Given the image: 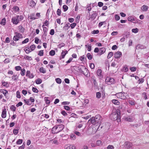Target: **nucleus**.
<instances>
[{"label":"nucleus","instance_id":"1","mask_svg":"<svg viewBox=\"0 0 149 149\" xmlns=\"http://www.w3.org/2000/svg\"><path fill=\"white\" fill-rule=\"evenodd\" d=\"M102 120L101 116L99 114L96 115L95 117H93L90 119L88 121V123L90 125L92 124L96 126L99 125V126L97 129V130L99 131L100 129L102 128V126L100 128V125L101 123Z\"/></svg>","mask_w":149,"mask_h":149},{"label":"nucleus","instance_id":"2","mask_svg":"<svg viewBox=\"0 0 149 149\" xmlns=\"http://www.w3.org/2000/svg\"><path fill=\"white\" fill-rule=\"evenodd\" d=\"M120 111L119 109H117L116 112H113L111 114L110 117L111 119L113 121L117 120L118 122L121 121Z\"/></svg>","mask_w":149,"mask_h":149},{"label":"nucleus","instance_id":"3","mask_svg":"<svg viewBox=\"0 0 149 149\" xmlns=\"http://www.w3.org/2000/svg\"><path fill=\"white\" fill-rule=\"evenodd\" d=\"M79 72L83 74L85 76L88 77V73L90 74L89 71L86 67L83 66H79L78 67Z\"/></svg>","mask_w":149,"mask_h":149},{"label":"nucleus","instance_id":"4","mask_svg":"<svg viewBox=\"0 0 149 149\" xmlns=\"http://www.w3.org/2000/svg\"><path fill=\"white\" fill-rule=\"evenodd\" d=\"M115 82L114 79L113 78H110L108 77H107L105 80L106 83L108 85L113 84L115 83Z\"/></svg>","mask_w":149,"mask_h":149},{"label":"nucleus","instance_id":"5","mask_svg":"<svg viewBox=\"0 0 149 149\" xmlns=\"http://www.w3.org/2000/svg\"><path fill=\"white\" fill-rule=\"evenodd\" d=\"M19 16L18 15L13 17L11 19V22L13 24L17 25L19 22L20 20L19 18Z\"/></svg>","mask_w":149,"mask_h":149},{"label":"nucleus","instance_id":"6","mask_svg":"<svg viewBox=\"0 0 149 149\" xmlns=\"http://www.w3.org/2000/svg\"><path fill=\"white\" fill-rule=\"evenodd\" d=\"M132 144L130 142H126L125 143L124 146L125 148L127 149H132Z\"/></svg>","mask_w":149,"mask_h":149},{"label":"nucleus","instance_id":"7","mask_svg":"<svg viewBox=\"0 0 149 149\" xmlns=\"http://www.w3.org/2000/svg\"><path fill=\"white\" fill-rule=\"evenodd\" d=\"M128 21L134 23H136V18L133 16H130L127 18Z\"/></svg>","mask_w":149,"mask_h":149},{"label":"nucleus","instance_id":"8","mask_svg":"<svg viewBox=\"0 0 149 149\" xmlns=\"http://www.w3.org/2000/svg\"><path fill=\"white\" fill-rule=\"evenodd\" d=\"M122 54L121 52L120 51H118L117 52H116L114 54V57L116 58H120L122 56Z\"/></svg>","mask_w":149,"mask_h":149},{"label":"nucleus","instance_id":"9","mask_svg":"<svg viewBox=\"0 0 149 149\" xmlns=\"http://www.w3.org/2000/svg\"><path fill=\"white\" fill-rule=\"evenodd\" d=\"M106 48L104 47H102L100 49L99 52L97 54V55L100 56L104 53L106 51Z\"/></svg>","mask_w":149,"mask_h":149},{"label":"nucleus","instance_id":"10","mask_svg":"<svg viewBox=\"0 0 149 149\" xmlns=\"http://www.w3.org/2000/svg\"><path fill=\"white\" fill-rule=\"evenodd\" d=\"M68 52L66 50L65 51L63 50L61 53V56L60 57V60H61L62 58H64L65 55L68 53Z\"/></svg>","mask_w":149,"mask_h":149},{"label":"nucleus","instance_id":"11","mask_svg":"<svg viewBox=\"0 0 149 149\" xmlns=\"http://www.w3.org/2000/svg\"><path fill=\"white\" fill-rule=\"evenodd\" d=\"M26 76L28 77L30 79H32L33 78L34 76L33 73L31 74L30 71L29 70H27L26 72Z\"/></svg>","mask_w":149,"mask_h":149},{"label":"nucleus","instance_id":"12","mask_svg":"<svg viewBox=\"0 0 149 149\" xmlns=\"http://www.w3.org/2000/svg\"><path fill=\"white\" fill-rule=\"evenodd\" d=\"M102 70L100 69H98L97 71V76L100 78L103 77V75L102 74Z\"/></svg>","mask_w":149,"mask_h":149},{"label":"nucleus","instance_id":"13","mask_svg":"<svg viewBox=\"0 0 149 149\" xmlns=\"http://www.w3.org/2000/svg\"><path fill=\"white\" fill-rule=\"evenodd\" d=\"M91 80L92 81L93 83L94 86L97 87L98 84L96 80V78L94 76L92 77L91 78Z\"/></svg>","mask_w":149,"mask_h":149},{"label":"nucleus","instance_id":"14","mask_svg":"<svg viewBox=\"0 0 149 149\" xmlns=\"http://www.w3.org/2000/svg\"><path fill=\"white\" fill-rule=\"evenodd\" d=\"M127 95V93L124 92H121L120 99H125L126 98V96Z\"/></svg>","mask_w":149,"mask_h":149},{"label":"nucleus","instance_id":"15","mask_svg":"<svg viewBox=\"0 0 149 149\" xmlns=\"http://www.w3.org/2000/svg\"><path fill=\"white\" fill-rule=\"evenodd\" d=\"M6 116V109H3L1 113V117L3 118H5Z\"/></svg>","mask_w":149,"mask_h":149},{"label":"nucleus","instance_id":"16","mask_svg":"<svg viewBox=\"0 0 149 149\" xmlns=\"http://www.w3.org/2000/svg\"><path fill=\"white\" fill-rule=\"evenodd\" d=\"M18 30H19V31L22 33H23L25 30V29L21 25H19L18 26Z\"/></svg>","mask_w":149,"mask_h":149},{"label":"nucleus","instance_id":"17","mask_svg":"<svg viewBox=\"0 0 149 149\" xmlns=\"http://www.w3.org/2000/svg\"><path fill=\"white\" fill-rule=\"evenodd\" d=\"M58 127L60 129V130H59V132L56 133L55 132H52V133L53 134H54L56 133H58V132L61 131L62 130H63L64 129L65 127L64 125H58Z\"/></svg>","mask_w":149,"mask_h":149},{"label":"nucleus","instance_id":"18","mask_svg":"<svg viewBox=\"0 0 149 149\" xmlns=\"http://www.w3.org/2000/svg\"><path fill=\"white\" fill-rule=\"evenodd\" d=\"M97 15V14L96 13H93L91 15V17H90L88 19H89L91 18V20L93 21L95 19Z\"/></svg>","mask_w":149,"mask_h":149},{"label":"nucleus","instance_id":"19","mask_svg":"<svg viewBox=\"0 0 149 149\" xmlns=\"http://www.w3.org/2000/svg\"><path fill=\"white\" fill-rule=\"evenodd\" d=\"M20 129L19 126H17L15 129H14L13 131V133L15 134H17L19 132V130Z\"/></svg>","mask_w":149,"mask_h":149},{"label":"nucleus","instance_id":"20","mask_svg":"<svg viewBox=\"0 0 149 149\" xmlns=\"http://www.w3.org/2000/svg\"><path fill=\"white\" fill-rule=\"evenodd\" d=\"M126 121L128 122H132L133 120V118L132 117L128 116L125 118Z\"/></svg>","mask_w":149,"mask_h":149},{"label":"nucleus","instance_id":"21","mask_svg":"<svg viewBox=\"0 0 149 149\" xmlns=\"http://www.w3.org/2000/svg\"><path fill=\"white\" fill-rule=\"evenodd\" d=\"M6 19L5 18H3L1 19L0 24L2 26H4L6 24Z\"/></svg>","mask_w":149,"mask_h":149},{"label":"nucleus","instance_id":"22","mask_svg":"<svg viewBox=\"0 0 149 149\" xmlns=\"http://www.w3.org/2000/svg\"><path fill=\"white\" fill-rule=\"evenodd\" d=\"M13 10L15 12H19V7L17 6H13Z\"/></svg>","mask_w":149,"mask_h":149},{"label":"nucleus","instance_id":"23","mask_svg":"<svg viewBox=\"0 0 149 149\" xmlns=\"http://www.w3.org/2000/svg\"><path fill=\"white\" fill-rule=\"evenodd\" d=\"M65 149H76L75 147L72 145H70L69 146L65 147Z\"/></svg>","mask_w":149,"mask_h":149},{"label":"nucleus","instance_id":"24","mask_svg":"<svg viewBox=\"0 0 149 149\" xmlns=\"http://www.w3.org/2000/svg\"><path fill=\"white\" fill-rule=\"evenodd\" d=\"M0 92L2 93L6 97V94L8 93V91L6 90L1 89L0 90Z\"/></svg>","mask_w":149,"mask_h":149},{"label":"nucleus","instance_id":"25","mask_svg":"<svg viewBox=\"0 0 149 149\" xmlns=\"http://www.w3.org/2000/svg\"><path fill=\"white\" fill-rule=\"evenodd\" d=\"M136 48L140 49H142L146 48V47L144 45L139 44L136 46Z\"/></svg>","mask_w":149,"mask_h":149},{"label":"nucleus","instance_id":"26","mask_svg":"<svg viewBox=\"0 0 149 149\" xmlns=\"http://www.w3.org/2000/svg\"><path fill=\"white\" fill-rule=\"evenodd\" d=\"M112 102L115 104L118 105L119 104L120 102L116 100H112Z\"/></svg>","mask_w":149,"mask_h":149},{"label":"nucleus","instance_id":"27","mask_svg":"<svg viewBox=\"0 0 149 149\" xmlns=\"http://www.w3.org/2000/svg\"><path fill=\"white\" fill-rule=\"evenodd\" d=\"M24 50L27 54H29L31 52V51L30 50L29 48L28 47H26L25 49H24Z\"/></svg>","mask_w":149,"mask_h":149},{"label":"nucleus","instance_id":"28","mask_svg":"<svg viewBox=\"0 0 149 149\" xmlns=\"http://www.w3.org/2000/svg\"><path fill=\"white\" fill-rule=\"evenodd\" d=\"M40 72L42 73H45L46 72V70L43 67H42L40 68Z\"/></svg>","mask_w":149,"mask_h":149},{"label":"nucleus","instance_id":"29","mask_svg":"<svg viewBox=\"0 0 149 149\" xmlns=\"http://www.w3.org/2000/svg\"><path fill=\"white\" fill-rule=\"evenodd\" d=\"M42 82V80L40 78L37 79L35 81L36 83L37 84H40Z\"/></svg>","mask_w":149,"mask_h":149},{"label":"nucleus","instance_id":"30","mask_svg":"<svg viewBox=\"0 0 149 149\" xmlns=\"http://www.w3.org/2000/svg\"><path fill=\"white\" fill-rule=\"evenodd\" d=\"M141 8L142 10L143 11H146L148 9V7L146 5H144Z\"/></svg>","mask_w":149,"mask_h":149},{"label":"nucleus","instance_id":"31","mask_svg":"<svg viewBox=\"0 0 149 149\" xmlns=\"http://www.w3.org/2000/svg\"><path fill=\"white\" fill-rule=\"evenodd\" d=\"M36 3L33 1H31L30 2L29 5L32 7H33L36 5Z\"/></svg>","mask_w":149,"mask_h":149},{"label":"nucleus","instance_id":"32","mask_svg":"<svg viewBox=\"0 0 149 149\" xmlns=\"http://www.w3.org/2000/svg\"><path fill=\"white\" fill-rule=\"evenodd\" d=\"M55 54V51L53 50H51L49 52V54L51 56H53Z\"/></svg>","mask_w":149,"mask_h":149},{"label":"nucleus","instance_id":"33","mask_svg":"<svg viewBox=\"0 0 149 149\" xmlns=\"http://www.w3.org/2000/svg\"><path fill=\"white\" fill-rule=\"evenodd\" d=\"M21 72H20V74L22 76H24V75L25 72L26 70L24 69H21Z\"/></svg>","mask_w":149,"mask_h":149},{"label":"nucleus","instance_id":"34","mask_svg":"<svg viewBox=\"0 0 149 149\" xmlns=\"http://www.w3.org/2000/svg\"><path fill=\"white\" fill-rule=\"evenodd\" d=\"M129 103L131 105H134L135 104L136 102L134 100H130Z\"/></svg>","mask_w":149,"mask_h":149},{"label":"nucleus","instance_id":"35","mask_svg":"<svg viewBox=\"0 0 149 149\" xmlns=\"http://www.w3.org/2000/svg\"><path fill=\"white\" fill-rule=\"evenodd\" d=\"M12 79H13L14 81H16L18 79V77L17 75L13 74L12 77Z\"/></svg>","mask_w":149,"mask_h":149},{"label":"nucleus","instance_id":"36","mask_svg":"<svg viewBox=\"0 0 149 149\" xmlns=\"http://www.w3.org/2000/svg\"><path fill=\"white\" fill-rule=\"evenodd\" d=\"M24 58L25 59H27L29 60H31L32 59L31 56H29L26 55H25L24 57Z\"/></svg>","mask_w":149,"mask_h":149},{"label":"nucleus","instance_id":"37","mask_svg":"<svg viewBox=\"0 0 149 149\" xmlns=\"http://www.w3.org/2000/svg\"><path fill=\"white\" fill-rule=\"evenodd\" d=\"M23 142V140L22 139H18L16 142V143L17 145H20Z\"/></svg>","mask_w":149,"mask_h":149},{"label":"nucleus","instance_id":"38","mask_svg":"<svg viewBox=\"0 0 149 149\" xmlns=\"http://www.w3.org/2000/svg\"><path fill=\"white\" fill-rule=\"evenodd\" d=\"M113 55V53L112 52H109L107 58L108 59L110 58Z\"/></svg>","mask_w":149,"mask_h":149},{"label":"nucleus","instance_id":"39","mask_svg":"<svg viewBox=\"0 0 149 149\" xmlns=\"http://www.w3.org/2000/svg\"><path fill=\"white\" fill-rule=\"evenodd\" d=\"M55 81L58 84H61L62 82L61 80L59 78H57L56 79Z\"/></svg>","mask_w":149,"mask_h":149},{"label":"nucleus","instance_id":"40","mask_svg":"<svg viewBox=\"0 0 149 149\" xmlns=\"http://www.w3.org/2000/svg\"><path fill=\"white\" fill-rule=\"evenodd\" d=\"M70 24L69 23H68L65 25L63 28H65V30H67L70 27V26L69 25Z\"/></svg>","mask_w":149,"mask_h":149},{"label":"nucleus","instance_id":"41","mask_svg":"<svg viewBox=\"0 0 149 149\" xmlns=\"http://www.w3.org/2000/svg\"><path fill=\"white\" fill-rule=\"evenodd\" d=\"M139 29L137 28H136L135 29H132V32L134 33H136L138 32L139 31Z\"/></svg>","mask_w":149,"mask_h":149},{"label":"nucleus","instance_id":"42","mask_svg":"<svg viewBox=\"0 0 149 149\" xmlns=\"http://www.w3.org/2000/svg\"><path fill=\"white\" fill-rule=\"evenodd\" d=\"M63 9L64 11L65 12L68 10V7L66 5H64L63 6Z\"/></svg>","mask_w":149,"mask_h":149},{"label":"nucleus","instance_id":"43","mask_svg":"<svg viewBox=\"0 0 149 149\" xmlns=\"http://www.w3.org/2000/svg\"><path fill=\"white\" fill-rule=\"evenodd\" d=\"M43 50H40L39 51L38 55L40 56H42L43 55Z\"/></svg>","mask_w":149,"mask_h":149},{"label":"nucleus","instance_id":"44","mask_svg":"<svg viewBox=\"0 0 149 149\" xmlns=\"http://www.w3.org/2000/svg\"><path fill=\"white\" fill-rule=\"evenodd\" d=\"M87 57L88 59L91 60L92 58V56L90 53H88L87 54Z\"/></svg>","mask_w":149,"mask_h":149},{"label":"nucleus","instance_id":"45","mask_svg":"<svg viewBox=\"0 0 149 149\" xmlns=\"http://www.w3.org/2000/svg\"><path fill=\"white\" fill-rule=\"evenodd\" d=\"M101 96V93L100 92H97L96 93V97L97 98H100Z\"/></svg>","mask_w":149,"mask_h":149},{"label":"nucleus","instance_id":"46","mask_svg":"<svg viewBox=\"0 0 149 149\" xmlns=\"http://www.w3.org/2000/svg\"><path fill=\"white\" fill-rule=\"evenodd\" d=\"M142 95L143 96V98L145 100L148 99L147 96L146 95V92H143L142 93Z\"/></svg>","mask_w":149,"mask_h":149},{"label":"nucleus","instance_id":"47","mask_svg":"<svg viewBox=\"0 0 149 149\" xmlns=\"http://www.w3.org/2000/svg\"><path fill=\"white\" fill-rule=\"evenodd\" d=\"M10 109L11 110H12L13 111H16V107L15 106L13 105H12L10 107Z\"/></svg>","mask_w":149,"mask_h":149},{"label":"nucleus","instance_id":"48","mask_svg":"<svg viewBox=\"0 0 149 149\" xmlns=\"http://www.w3.org/2000/svg\"><path fill=\"white\" fill-rule=\"evenodd\" d=\"M144 80L143 78H141V79H139L138 80V82L139 84L142 83L144 81Z\"/></svg>","mask_w":149,"mask_h":149},{"label":"nucleus","instance_id":"49","mask_svg":"<svg viewBox=\"0 0 149 149\" xmlns=\"http://www.w3.org/2000/svg\"><path fill=\"white\" fill-rule=\"evenodd\" d=\"M16 94V97L17 98H21V96L20 95V93L19 91H17Z\"/></svg>","mask_w":149,"mask_h":149},{"label":"nucleus","instance_id":"50","mask_svg":"<svg viewBox=\"0 0 149 149\" xmlns=\"http://www.w3.org/2000/svg\"><path fill=\"white\" fill-rule=\"evenodd\" d=\"M130 69L132 72H134L136 71V68L135 67H130Z\"/></svg>","mask_w":149,"mask_h":149},{"label":"nucleus","instance_id":"51","mask_svg":"<svg viewBox=\"0 0 149 149\" xmlns=\"http://www.w3.org/2000/svg\"><path fill=\"white\" fill-rule=\"evenodd\" d=\"M99 32V31L98 30H94L93 31L92 33L93 34H98Z\"/></svg>","mask_w":149,"mask_h":149},{"label":"nucleus","instance_id":"52","mask_svg":"<svg viewBox=\"0 0 149 149\" xmlns=\"http://www.w3.org/2000/svg\"><path fill=\"white\" fill-rule=\"evenodd\" d=\"M34 13H33L32 14H31L30 15V17H31L30 19L32 20H34V19H36V17H34Z\"/></svg>","mask_w":149,"mask_h":149},{"label":"nucleus","instance_id":"53","mask_svg":"<svg viewBox=\"0 0 149 149\" xmlns=\"http://www.w3.org/2000/svg\"><path fill=\"white\" fill-rule=\"evenodd\" d=\"M70 137L71 139L74 140L76 139V136L74 134H71Z\"/></svg>","mask_w":149,"mask_h":149},{"label":"nucleus","instance_id":"54","mask_svg":"<svg viewBox=\"0 0 149 149\" xmlns=\"http://www.w3.org/2000/svg\"><path fill=\"white\" fill-rule=\"evenodd\" d=\"M32 90L34 93H38V91L37 88L34 87H33Z\"/></svg>","mask_w":149,"mask_h":149},{"label":"nucleus","instance_id":"55","mask_svg":"<svg viewBox=\"0 0 149 149\" xmlns=\"http://www.w3.org/2000/svg\"><path fill=\"white\" fill-rule=\"evenodd\" d=\"M77 25V24L75 23H73L70 25L71 29H73Z\"/></svg>","mask_w":149,"mask_h":149},{"label":"nucleus","instance_id":"56","mask_svg":"<svg viewBox=\"0 0 149 149\" xmlns=\"http://www.w3.org/2000/svg\"><path fill=\"white\" fill-rule=\"evenodd\" d=\"M47 36V33H44L42 36V38L44 40L46 39V36Z\"/></svg>","mask_w":149,"mask_h":149},{"label":"nucleus","instance_id":"57","mask_svg":"<svg viewBox=\"0 0 149 149\" xmlns=\"http://www.w3.org/2000/svg\"><path fill=\"white\" fill-rule=\"evenodd\" d=\"M115 19L116 20L118 21L120 19V17L117 14H116L115 15Z\"/></svg>","mask_w":149,"mask_h":149},{"label":"nucleus","instance_id":"58","mask_svg":"<svg viewBox=\"0 0 149 149\" xmlns=\"http://www.w3.org/2000/svg\"><path fill=\"white\" fill-rule=\"evenodd\" d=\"M15 69L16 71H19L21 70L22 68L19 66H16L15 67Z\"/></svg>","mask_w":149,"mask_h":149},{"label":"nucleus","instance_id":"59","mask_svg":"<svg viewBox=\"0 0 149 149\" xmlns=\"http://www.w3.org/2000/svg\"><path fill=\"white\" fill-rule=\"evenodd\" d=\"M48 97H45V101L46 103L47 104H49L50 103V101L48 99Z\"/></svg>","mask_w":149,"mask_h":149},{"label":"nucleus","instance_id":"60","mask_svg":"<svg viewBox=\"0 0 149 149\" xmlns=\"http://www.w3.org/2000/svg\"><path fill=\"white\" fill-rule=\"evenodd\" d=\"M65 45V44L64 43H62L58 45V47L59 48H61L62 47L64 46Z\"/></svg>","mask_w":149,"mask_h":149},{"label":"nucleus","instance_id":"61","mask_svg":"<svg viewBox=\"0 0 149 149\" xmlns=\"http://www.w3.org/2000/svg\"><path fill=\"white\" fill-rule=\"evenodd\" d=\"M30 47L31 48V51H33L36 48V46L34 45H31Z\"/></svg>","mask_w":149,"mask_h":149},{"label":"nucleus","instance_id":"62","mask_svg":"<svg viewBox=\"0 0 149 149\" xmlns=\"http://www.w3.org/2000/svg\"><path fill=\"white\" fill-rule=\"evenodd\" d=\"M61 113L64 116H66L67 115V113L64 111L63 110L61 112Z\"/></svg>","mask_w":149,"mask_h":149},{"label":"nucleus","instance_id":"63","mask_svg":"<svg viewBox=\"0 0 149 149\" xmlns=\"http://www.w3.org/2000/svg\"><path fill=\"white\" fill-rule=\"evenodd\" d=\"M29 41V39L28 38L25 39L24 40L22 41V44H24L27 43Z\"/></svg>","mask_w":149,"mask_h":149},{"label":"nucleus","instance_id":"64","mask_svg":"<svg viewBox=\"0 0 149 149\" xmlns=\"http://www.w3.org/2000/svg\"><path fill=\"white\" fill-rule=\"evenodd\" d=\"M19 37L17 36H14L13 38V40L15 41H17L19 40Z\"/></svg>","mask_w":149,"mask_h":149}]
</instances>
